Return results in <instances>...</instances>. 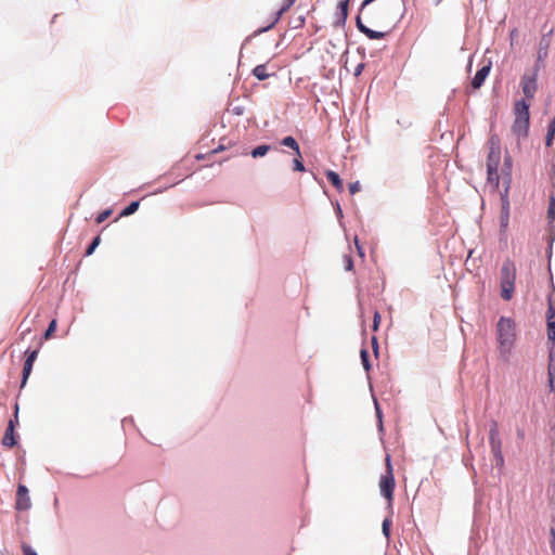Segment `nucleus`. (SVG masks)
Segmentation results:
<instances>
[{"mask_svg": "<svg viewBox=\"0 0 555 555\" xmlns=\"http://www.w3.org/2000/svg\"><path fill=\"white\" fill-rule=\"evenodd\" d=\"M516 268L515 264L507 260L501 269V297L508 301L513 298L515 291Z\"/></svg>", "mask_w": 555, "mask_h": 555, "instance_id": "5", "label": "nucleus"}, {"mask_svg": "<svg viewBox=\"0 0 555 555\" xmlns=\"http://www.w3.org/2000/svg\"><path fill=\"white\" fill-rule=\"evenodd\" d=\"M551 254H552V250L550 249V250H548V257H551Z\"/></svg>", "mask_w": 555, "mask_h": 555, "instance_id": "42", "label": "nucleus"}, {"mask_svg": "<svg viewBox=\"0 0 555 555\" xmlns=\"http://www.w3.org/2000/svg\"><path fill=\"white\" fill-rule=\"evenodd\" d=\"M269 150H270L269 145L262 144V145H259V146L255 147L250 152V155L254 158L262 157V156H264L269 152Z\"/></svg>", "mask_w": 555, "mask_h": 555, "instance_id": "21", "label": "nucleus"}, {"mask_svg": "<svg viewBox=\"0 0 555 555\" xmlns=\"http://www.w3.org/2000/svg\"><path fill=\"white\" fill-rule=\"evenodd\" d=\"M253 75L258 79V80H264L267 78H269L271 76V74L268 73L267 70V65L266 64H260V65H257L254 69H253Z\"/></svg>", "mask_w": 555, "mask_h": 555, "instance_id": "16", "label": "nucleus"}, {"mask_svg": "<svg viewBox=\"0 0 555 555\" xmlns=\"http://www.w3.org/2000/svg\"><path fill=\"white\" fill-rule=\"evenodd\" d=\"M301 157H296L294 159V170L296 171H304L305 170V167H304V164L301 163Z\"/></svg>", "mask_w": 555, "mask_h": 555, "instance_id": "30", "label": "nucleus"}, {"mask_svg": "<svg viewBox=\"0 0 555 555\" xmlns=\"http://www.w3.org/2000/svg\"><path fill=\"white\" fill-rule=\"evenodd\" d=\"M111 214H112V210H104L102 214H100V215L96 217V219H95L96 223H99V224H100V223H102L103 221H105V220L111 216Z\"/></svg>", "mask_w": 555, "mask_h": 555, "instance_id": "27", "label": "nucleus"}, {"mask_svg": "<svg viewBox=\"0 0 555 555\" xmlns=\"http://www.w3.org/2000/svg\"><path fill=\"white\" fill-rule=\"evenodd\" d=\"M514 122L512 132L518 138L524 139L528 135L530 114L529 103L526 100H518L514 104Z\"/></svg>", "mask_w": 555, "mask_h": 555, "instance_id": "3", "label": "nucleus"}, {"mask_svg": "<svg viewBox=\"0 0 555 555\" xmlns=\"http://www.w3.org/2000/svg\"><path fill=\"white\" fill-rule=\"evenodd\" d=\"M356 246H357V248H358L359 255H360L361 257H363V256H364V253H363L362 248L359 246L358 240H356Z\"/></svg>", "mask_w": 555, "mask_h": 555, "instance_id": "39", "label": "nucleus"}, {"mask_svg": "<svg viewBox=\"0 0 555 555\" xmlns=\"http://www.w3.org/2000/svg\"><path fill=\"white\" fill-rule=\"evenodd\" d=\"M56 330V320H52L44 333V339H50Z\"/></svg>", "mask_w": 555, "mask_h": 555, "instance_id": "24", "label": "nucleus"}, {"mask_svg": "<svg viewBox=\"0 0 555 555\" xmlns=\"http://www.w3.org/2000/svg\"><path fill=\"white\" fill-rule=\"evenodd\" d=\"M372 344H373V348H374L375 353H377L378 345H377L376 337L372 338Z\"/></svg>", "mask_w": 555, "mask_h": 555, "instance_id": "38", "label": "nucleus"}, {"mask_svg": "<svg viewBox=\"0 0 555 555\" xmlns=\"http://www.w3.org/2000/svg\"><path fill=\"white\" fill-rule=\"evenodd\" d=\"M380 324V314L379 312L375 311L374 319H373V331H377Z\"/></svg>", "mask_w": 555, "mask_h": 555, "instance_id": "32", "label": "nucleus"}, {"mask_svg": "<svg viewBox=\"0 0 555 555\" xmlns=\"http://www.w3.org/2000/svg\"><path fill=\"white\" fill-rule=\"evenodd\" d=\"M360 190H361V185H360L359 181H356V182L349 184V192L351 195L356 194Z\"/></svg>", "mask_w": 555, "mask_h": 555, "instance_id": "31", "label": "nucleus"}, {"mask_svg": "<svg viewBox=\"0 0 555 555\" xmlns=\"http://www.w3.org/2000/svg\"><path fill=\"white\" fill-rule=\"evenodd\" d=\"M547 218L550 219V221H554L555 220V210H547Z\"/></svg>", "mask_w": 555, "mask_h": 555, "instance_id": "37", "label": "nucleus"}, {"mask_svg": "<svg viewBox=\"0 0 555 555\" xmlns=\"http://www.w3.org/2000/svg\"><path fill=\"white\" fill-rule=\"evenodd\" d=\"M349 0H341L337 4L336 20L338 24H344L348 16Z\"/></svg>", "mask_w": 555, "mask_h": 555, "instance_id": "14", "label": "nucleus"}, {"mask_svg": "<svg viewBox=\"0 0 555 555\" xmlns=\"http://www.w3.org/2000/svg\"><path fill=\"white\" fill-rule=\"evenodd\" d=\"M23 554L24 555H37V553L27 544L22 545Z\"/></svg>", "mask_w": 555, "mask_h": 555, "instance_id": "33", "label": "nucleus"}, {"mask_svg": "<svg viewBox=\"0 0 555 555\" xmlns=\"http://www.w3.org/2000/svg\"><path fill=\"white\" fill-rule=\"evenodd\" d=\"M296 2V0H284L281 9L276 13V17L273 22V25L282 17L284 13H286Z\"/></svg>", "mask_w": 555, "mask_h": 555, "instance_id": "19", "label": "nucleus"}, {"mask_svg": "<svg viewBox=\"0 0 555 555\" xmlns=\"http://www.w3.org/2000/svg\"><path fill=\"white\" fill-rule=\"evenodd\" d=\"M546 318H547V321H553L555 319V308L551 300H550V306H548V309L546 312Z\"/></svg>", "mask_w": 555, "mask_h": 555, "instance_id": "29", "label": "nucleus"}, {"mask_svg": "<svg viewBox=\"0 0 555 555\" xmlns=\"http://www.w3.org/2000/svg\"><path fill=\"white\" fill-rule=\"evenodd\" d=\"M281 144L284 145V146H287L289 149H292L296 155L298 157H301V153H300V150H299V145L297 143V141L293 138V137H285L282 141H281Z\"/></svg>", "mask_w": 555, "mask_h": 555, "instance_id": "17", "label": "nucleus"}, {"mask_svg": "<svg viewBox=\"0 0 555 555\" xmlns=\"http://www.w3.org/2000/svg\"><path fill=\"white\" fill-rule=\"evenodd\" d=\"M31 507L29 491L26 486L18 485L16 490L15 508L18 512L28 511Z\"/></svg>", "mask_w": 555, "mask_h": 555, "instance_id": "10", "label": "nucleus"}, {"mask_svg": "<svg viewBox=\"0 0 555 555\" xmlns=\"http://www.w3.org/2000/svg\"><path fill=\"white\" fill-rule=\"evenodd\" d=\"M547 339L552 343L550 349H554L555 346V320L547 321Z\"/></svg>", "mask_w": 555, "mask_h": 555, "instance_id": "20", "label": "nucleus"}, {"mask_svg": "<svg viewBox=\"0 0 555 555\" xmlns=\"http://www.w3.org/2000/svg\"><path fill=\"white\" fill-rule=\"evenodd\" d=\"M547 375H548L550 389H551V391H555V357H554V351L552 349H550V354H548Z\"/></svg>", "mask_w": 555, "mask_h": 555, "instance_id": "13", "label": "nucleus"}, {"mask_svg": "<svg viewBox=\"0 0 555 555\" xmlns=\"http://www.w3.org/2000/svg\"><path fill=\"white\" fill-rule=\"evenodd\" d=\"M500 351L503 356L511 353L516 341V323L513 319L501 317L496 324Z\"/></svg>", "mask_w": 555, "mask_h": 555, "instance_id": "2", "label": "nucleus"}, {"mask_svg": "<svg viewBox=\"0 0 555 555\" xmlns=\"http://www.w3.org/2000/svg\"><path fill=\"white\" fill-rule=\"evenodd\" d=\"M360 356H361V361H362L363 367L367 372L370 370V367H371V364L369 362V352H367V350L366 349H362Z\"/></svg>", "mask_w": 555, "mask_h": 555, "instance_id": "23", "label": "nucleus"}, {"mask_svg": "<svg viewBox=\"0 0 555 555\" xmlns=\"http://www.w3.org/2000/svg\"><path fill=\"white\" fill-rule=\"evenodd\" d=\"M551 550L553 552V554L555 555V529L554 528H551Z\"/></svg>", "mask_w": 555, "mask_h": 555, "instance_id": "34", "label": "nucleus"}, {"mask_svg": "<svg viewBox=\"0 0 555 555\" xmlns=\"http://www.w3.org/2000/svg\"><path fill=\"white\" fill-rule=\"evenodd\" d=\"M555 141V117L550 121L546 134V146L552 147Z\"/></svg>", "mask_w": 555, "mask_h": 555, "instance_id": "18", "label": "nucleus"}, {"mask_svg": "<svg viewBox=\"0 0 555 555\" xmlns=\"http://www.w3.org/2000/svg\"><path fill=\"white\" fill-rule=\"evenodd\" d=\"M491 69V62H489L487 65H483L474 76L472 80V86L474 89H479L482 83L485 82L486 78L488 77Z\"/></svg>", "mask_w": 555, "mask_h": 555, "instance_id": "12", "label": "nucleus"}, {"mask_svg": "<svg viewBox=\"0 0 555 555\" xmlns=\"http://www.w3.org/2000/svg\"><path fill=\"white\" fill-rule=\"evenodd\" d=\"M489 443L491 452L498 464L503 465L504 459L502 454V441L500 439L499 425L496 421H492L489 429Z\"/></svg>", "mask_w": 555, "mask_h": 555, "instance_id": "7", "label": "nucleus"}, {"mask_svg": "<svg viewBox=\"0 0 555 555\" xmlns=\"http://www.w3.org/2000/svg\"><path fill=\"white\" fill-rule=\"evenodd\" d=\"M326 179L338 191L343 190V181L339 178L338 173H336L335 171L328 170L326 172Z\"/></svg>", "mask_w": 555, "mask_h": 555, "instance_id": "15", "label": "nucleus"}, {"mask_svg": "<svg viewBox=\"0 0 555 555\" xmlns=\"http://www.w3.org/2000/svg\"><path fill=\"white\" fill-rule=\"evenodd\" d=\"M396 482L393 477L392 465L390 461V456H386V473L380 477L379 480V489L380 493L388 501L389 505L392 504L393 501V491H395Z\"/></svg>", "mask_w": 555, "mask_h": 555, "instance_id": "6", "label": "nucleus"}, {"mask_svg": "<svg viewBox=\"0 0 555 555\" xmlns=\"http://www.w3.org/2000/svg\"><path fill=\"white\" fill-rule=\"evenodd\" d=\"M101 242V237L98 235L93 238V241L91 242V244L89 245V247L87 248L86 250V256H90L93 254V251L95 250V248L99 246Z\"/></svg>", "mask_w": 555, "mask_h": 555, "instance_id": "22", "label": "nucleus"}, {"mask_svg": "<svg viewBox=\"0 0 555 555\" xmlns=\"http://www.w3.org/2000/svg\"><path fill=\"white\" fill-rule=\"evenodd\" d=\"M18 405H15V412H14V420H10L7 430L2 437V444L5 448H13L16 443V437H15V424L18 422Z\"/></svg>", "mask_w": 555, "mask_h": 555, "instance_id": "9", "label": "nucleus"}, {"mask_svg": "<svg viewBox=\"0 0 555 555\" xmlns=\"http://www.w3.org/2000/svg\"><path fill=\"white\" fill-rule=\"evenodd\" d=\"M390 527H391V520L389 518H385L382 525L383 533L386 535V538H389L390 535Z\"/></svg>", "mask_w": 555, "mask_h": 555, "instance_id": "25", "label": "nucleus"}, {"mask_svg": "<svg viewBox=\"0 0 555 555\" xmlns=\"http://www.w3.org/2000/svg\"><path fill=\"white\" fill-rule=\"evenodd\" d=\"M135 210H122L121 214L116 218V220H118L119 218L124 217V216H129L131 214H133Z\"/></svg>", "mask_w": 555, "mask_h": 555, "instance_id": "35", "label": "nucleus"}, {"mask_svg": "<svg viewBox=\"0 0 555 555\" xmlns=\"http://www.w3.org/2000/svg\"><path fill=\"white\" fill-rule=\"evenodd\" d=\"M341 212H343V210H341V209H338V210H337V215H338V217H341Z\"/></svg>", "mask_w": 555, "mask_h": 555, "instance_id": "41", "label": "nucleus"}, {"mask_svg": "<svg viewBox=\"0 0 555 555\" xmlns=\"http://www.w3.org/2000/svg\"><path fill=\"white\" fill-rule=\"evenodd\" d=\"M344 263H345V269H346V270H349V271H350V270H352V268H353V261H352L351 256H349V255H345V256H344Z\"/></svg>", "mask_w": 555, "mask_h": 555, "instance_id": "28", "label": "nucleus"}, {"mask_svg": "<svg viewBox=\"0 0 555 555\" xmlns=\"http://www.w3.org/2000/svg\"><path fill=\"white\" fill-rule=\"evenodd\" d=\"M403 8V0H364L360 14L357 16V27L370 39H383L386 33L371 29L364 25L361 15L372 25L389 26L402 15Z\"/></svg>", "mask_w": 555, "mask_h": 555, "instance_id": "1", "label": "nucleus"}, {"mask_svg": "<svg viewBox=\"0 0 555 555\" xmlns=\"http://www.w3.org/2000/svg\"><path fill=\"white\" fill-rule=\"evenodd\" d=\"M140 202L133 201L127 205L126 208H139Z\"/></svg>", "mask_w": 555, "mask_h": 555, "instance_id": "36", "label": "nucleus"}, {"mask_svg": "<svg viewBox=\"0 0 555 555\" xmlns=\"http://www.w3.org/2000/svg\"><path fill=\"white\" fill-rule=\"evenodd\" d=\"M26 360H25V363H24V367H23V377H22V384H21V387H24L31 371H33V365H34V362L36 361L37 357H38V350H27L26 352Z\"/></svg>", "mask_w": 555, "mask_h": 555, "instance_id": "11", "label": "nucleus"}, {"mask_svg": "<svg viewBox=\"0 0 555 555\" xmlns=\"http://www.w3.org/2000/svg\"><path fill=\"white\" fill-rule=\"evenodd\" d=\"M501 160V150L498 142L492 138L489 141V152L487 157V181L493 189H498L500 183V176L498 167Z\"/></svg>", "mask_w": 555, "mask_h": 555, "instance_id": "4", "label": "nucleus"}, {"mask_svg": "<svg viewBox=\"0 0 555 555\" xmlns=\"http://www.w3.org/2000/svg\"><path fill=\"white\" fill-rule=\"evenodd\" d=\"M538 66L534 67L532 73H526L521 77L520 86L522 89V92L528 101H531L534 98V94L538 89L537 79H538Z\"/></svg>", "mask_w": 555, "mask_h": 555, "instance_id": "8", "label": "nucleus"}, {"mask_svg": "<svg viewBox=\"0 0 555 555\" xmlns=\"http://www.w3.org/2000/svg\"><path fill=\"white\" fill-rule=\"evenodd\" d=\"M508 220H509V217H508V210H505L502 215H501V219H500V222H501V229L503 231L506 230L507 225H508Z\"/></svg>", "mask_w": 555, "mask_h": 555, "instance_id": "26", "label": "nucleus"}, {"mask_svg": "<svg viewBox=\"0 0 555 555\" xmlns=\"http://www.w3.org/2000/svg\"><path fill=\"white\" fill-rule=\"evenodd\" d=\"M548 208H555V197L551 196Z\"/></svg>", "mask_w": 555, "mask_h": 555, "instance_id": "40", "label": "nucleus"}]
</instances>
